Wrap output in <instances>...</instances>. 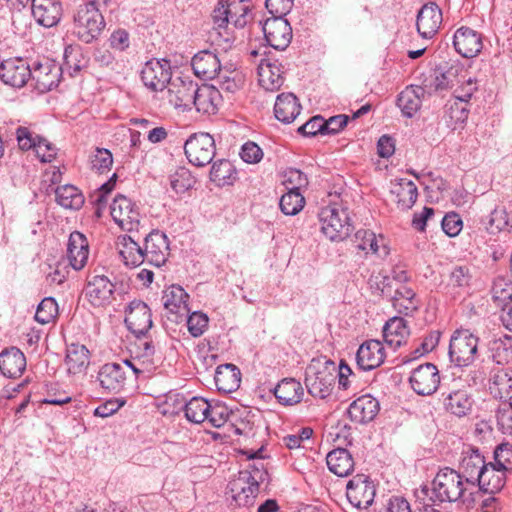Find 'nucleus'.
I'll return each instance as SVG.
<instances>
[{"label":"nucleus","mask_w":512,"mask_h":512,"mask_svg":"<svg viewBox=\"0 0 512 512\" xmlns=\"http://www.w3.org/2000/svg\"><path fill=\"white\" fill-rule=\"evenodd\" d=\"M442 23V12L434 2L424 4L419 10L416 26L419 34L426 39H431L440 28Z\"/></svg>","instance_id":"5701e85b"},{"label":"nucleus","mask_w":512,"mask_h":512,"mask_svg":"<svg viewBox=\"0 0 512 512\" xmlns=\"http://www.w3.org/2000/svg\"><path fill=\"white\" fill-rule=\"evenodd\" d=\"M485 464L483 456L477 449L468 447L463 450L459 471L457 472L460 473L466 485L471 487L474 492L477 489L478 475L484 469Z\"/></svg>","instance_id":"a211bd4d"},{"label":"nucleus","mask_w":512,"mask_h":512,"mask_svg":"<svg viewBox=\"0 0 512 512\" xmlns=\"http://www.w3.org/2000/svg\"><path fill=\"white\" fill-rule=\"evenodd\" d=\"M229 12L234 25L243 28L251 20L250 0H228Z\"/></svg>","instance_id":"bf43d9fd"},{"label":"nucleus","mask_w":512,"mask_h":512,"mask_svg":"<svg viewBox=\"0 0 512 512\" xmlns=\"http://www.w3.org/2000/svg\"><path fill=\"white\" fill-rule=\"evenodd\" d=\"M191 65L195 75L201 79L211 80L220 76L221 62L212 51L203 50L195 54Z\"/></svg>","instance_id":"7c9ffc66"},{"label":"nucleus","mask_w":512,"mask_h":512,"mask_svg":"<svg viewBox=\"0 0 512 512\" xmlns=\"http://www.w3.org/2000/svg\"><path fill=\"white\" fill-rule=\"evenodd\" d=\"M90 163L93 171L100 174L108 172L113 164L112 153L105 148H96Z\"/></svg>","instance_id":"338daca9"},{"label":"nucleus","mask_w":512,"mask_h":512,"mask_svg":"<svg viewBox=\"0 0 512 512\" xmlns=\"http://www.w3.org/2000/svg\"><path fill=\"white\" fill-rule=\"evenodd\" d=\"M237 179L234 165L226 159H220L212 164L210 180L218 187L232 185Z\"/></svg>","instance_id":"09e8293b"},{"label":"nucleus","mask_w":512,"mask_h":512,"mask_svg":"<svg viewBox=\"0 0 512 512\" xmlns=\"http://www.w3.org/2000/svg\"><path fill=\"white\" fill-rule=\"evenodd\" d=\"M262 25L266 45H258V56L266 54L267 46L275 50H284L292 39V28L283 16L272 15Z\"/></svg>","instance_id":"0eeeda50"},{"label":"nucleus","mask_w":512,"mask_h":512,"mask_svg":"<svg viewBox=\"0 0 512 512\" xmlns=\"http://www.w3.org/2000/svg\"><path fill=\"white\" fill-rule=\"evenodd\" d=\"M390 299L394 309L406 316L412 315L421 305L415 291L408 285L395 287Z\"/></svg>","instance_id":"c9c22d12"},{"label":"nucleus","mask_w":512,"mask_h":512,"mask_svg":"<svg viewBox=\"0 0 512 512\" xmlns=\"http://www.w3.org/2000/svg\"><path fill=\"white\" fill-rule=\"evenodd\" d=\"M270 393L283 406H293L301 402L304 396V389L299 381L294 378L281 380ZM271 396V394H269Z\"/></svg>","instance_id":"f704fd0d"},{"label":"nucleus","mask_w":512,"mask_h":512,"mask_svg":"<svg viewBox=\"0 0 512 512\" xmlns=\"http://www.w3.org/2000/svg\"><path fill=\"white\" fill-rule=\"evenodd\" d=\"M305 205V198L299 191H287L279 200V207L283 214L294 216L298 214Z\"/></svg>","instance_id":"052dcab7"},{"label":"nucleus","mask_w":512,"mask_h":512,"mask_svg":"<svg viewBox=\"0 0 512 512\" xmlns=\"http://www.w3.org/2000/svg\"><path fill=\"white\" fill-rule=\"evenodd\" d=\"M474 491L466 485V482L456 470L451 468L441 469L434 477L431 488L424 486L417 493L419 500L429 498L433 503L468 501Z\"/></svg>","instance_id":"f257e3e1"},{"label":"nucleus","mask_w":512,"mask_h":512,"mask_svg":"<svg viewBox=\"0 0 512 512\" xmlns=\"http://www.w3.org/2000/svg\"><path fill=\"white\" fill-rule=\"evenodd\" d=\"M64 65L70 75H74L87 66L88 60L79 45H68L64 49Z\"/></svg>","instance_id":"6e6d98bb"},{"label":"nucleus","mask_w":512,"mask_h":512,"mask_svg":"<svg viewBox=\"0 0 512 512\" xmlns=\"http://www.w3.org/2000/svg\"><path fill=\"white\" fill-rule=\"evenodd\" d=\"M496 419L499 429L512 436V401L501 402L496 410Z\"/></svg>","instance_id":"774afa93"},{"label":"nucleus","mask_w":512,"mask_h":512,"mask_svg":"<svg viewBox=\"0 0 512 512\" xmlns=\"http://www.w3.org/2000/svg\"><path fill=\"white\" fill-rule=\"evenodd\" d=\"M282 183L288 191H299L308 185L307 176L298 169L288 168L282 174Z\"/></svg>","instance_id":"69168bd1"},{"label":"nucleus","mask_w":512,"mask_h":512,"mask_svg":"<svg viewBox=\"0 0 512 512\" xmlns=\"http://www.w3.org/2000/svg\"><path fill=\"white\" fill-rule=\"evenodd\" d=\"M376 489L367 475L357 474L346 485V496L351 505L359 509L368 508L374 501Z\"/></svg>","instance_id":"9b49d317"},{"label":"nucleus","mask_w":512,"mask_h":512,"mask_svg":"<svg viewBox=\"0 0 512 512\" xmlns=\"http://www.w3.org/2000/svg\"><path fill=\"white\" fill-rule=\"evenodd\" d=\"M96 381L107 393L120 392L126 382V373L123 365L119 363L104 364L98 371Z\"/></svg>","instance_id":"a878e982"},{"label":"nucleus","mask_w":512,"mask_h":512,"mask_svg":"<svg viewBox=\"0 0 512 512\" xmlns=\"http://www.w3.org/2000/svg\"><path fill=\"white\" fill-rule=\"evenodd\" d=\"M453 45L462 57L473 58L483 48L482 35L469 27H460L454 33Z\"/></svg>","instance_id":"6ab92c4d"},{"label":"nucleus","mask_w":512,"mask_h":512,"mask_svg":"<svg viewBox=\"0 0 512 512\" xmlns=\"http://www.w3.org/2000/svg\"><path fill=\"white\" fill-rule=\"evenodd\" d=\"M146 262L160 267L164 265L170 254L169 240L165 233L153 230L144 239Z\"/></svg>","instance_id":"dca6fc26"},{"label":"nucleus","mask_w":512,"mask_h":512,"mask_svg":"<svg viewBox=\"0 0 512 512\" xmlns=\"http://www.w3.org/2000/svg\"><path fill=\"white\" fill-rule=\"evenodd\" d=\"M30 82L40 93H45L57 87L61 76L62 67L53 59L41 57L30 62Z\"/></svg>","instance_id":"39448f33"},{"label":"nucleus","mask_w":512,"mask_h":512,"mask_svg":"<svg viewBox=\"0 0 512 512\" xmlns=\"http://www.w3.org/2000/svg\"><path fill=\"white\" fill-rule=\"evenodd\" d=\"M221 102L220 91L213 85L203 84L198 86L193 106L200 113L212 115L218 111Z\"/></svg>","instance_id":"e433bc0d"},{"label":"nucleus","mask_w":512,"mask_h":512,"mask_svg":"<svg viewBox=\"0 0 512 512\" xmlns=\"http://www.w3.org/2000/svg\"><path fill=\"white\" fill-rule=\"evenodd\" d=\"M110 214L121 229L129 232L138 229L140 223L139 208L126 196L118 195L114 198L110 206Z\"/></svg>","instance_id":"1a4fd4ad"},{"label":"nucleus","mask_w":512,"mask_h":512,"mask_svg":"<svg viewBox=\"0 0 512 512\" xmlns=\"http://www.w3.org/2000/svg\"><path fill=\"white\" fill-rule=\"evenodd\" d=\"M171 77L170 61L166 59L149 60L141 69V80L145 87L151 91L164 90L169 84Z\"/></svg>","instance_id":"9d476101"},{"label":"nucleus","mask_w":512,"mask_h":512,"mask_svg":"<svg viewBox=\"0 0 512 512\" xmlns=\"http://www.w3.org/2000/svg\"><path fill=\"white\" fill-rule=\"evenodd\" d=\"M168 179L171 189L178 195L192 189L197 182L196 177L184 166H179L171 171Z\"/></svg>","instance_id":"603ef678"},{"label":"nucleus","mask_w":512,"mask_h":512,"mask_svg":"<svg viewBox=\"0 0 512 512\" xmlns=\"http://www.w3.org/2000/svg\"><path fill=\"white\" fill-rule=\"evenodd\" d=\"M505 484V470L497 464H485L477 479V487L484 491L495 492Z\"/></svg>","instance_id":"c03bdc74"},{"label":"nucleus","mask_w":512,"mask_h":512,"mask_svg":"<svg viewBox=\"0 0 512 512\" xmlns=\"http://www.w3.org/2000/svg\"><path fill=\"white\" fill-rule=\"evenodd\" d=\"M424 88L411 87L402 91L397 99V105L404 115L412 117L421 106V96L424 95Z\"/></svg>","instance_id":"3c124183"},{"label":"nucleus","mask_w":512,"mask_h":512,"mask_svg":"<svg viewBox=\"0 0 512 512\" xmlns=\"http://www.w3.org/2000/svg\"><path fill=\"white\" fill-rule=\"evenodd\" d=\"M210 403L203 397H192L185 406L186 419L195 424H201L207 419Z\"/></svg>","instance_id":"5fc2aeb1"},{"label":"nucleus","mask_w":512,"mask_h":512,"mask_svg":"<svg viewBox=\"0 0 512 512\" xmlns=\"http://www.w3.org/2000/svg\"><path fill=\"white\" fill-rule=\"evenodd\" d=\"M370 110L371 105L365 104L357 111H355L351 116L346 114H339L325 119L321 115H315L302 123L298 128H331V126H334L335 128H345L350 120L353 121L369 113Z\"/></svg>","instance_id":"c756f323"},{"label":"nucleus","mask_w":512,"mask_h":512,"mask_svg":"<svg viewBox=\"0 0 512 512\" xmlns=\"http://www.w3.org/2000/svg\"><path fill=\"white\" fill-rule=\"evenodd\" d=\"M186 404L187 400L183 394L170 391L160 403L159 409L163 415H178L181 411L185 412Z\"/></svg>","instance_id":"680f3d73"},{"label":"nucleus","mask_w":512,"mask_h":512,"mask_svg":"<svg viewBox=\"0 0 512 512\" xmlns=\"http://www.w3.org/2000/svg\"><path fill=\"white\" fill-rule=\"evenodd\" d=\"M55 198L59 205L66 209H79L84 203V197L77 187L63 185L55 190Z\"/></svg>","instance_id":"864d4df0"},{"label":"nucleus","mask_w":512,"mask_h":512,"mask_svg":"<svg viewBox=\"0 0 512 512\" xmlns=\"http://www.w3.org/2000/svg\"><path fill=\"white\" fill-rule=\"evenodd\" d=\"M410 334L407 322L402 317L390 318L383 327V337L387 345L397 349L404 344Z\"/></svg>","instance_id":"4c0bfd02"},{"label":"nucleus","mask_w":512,"mask_h":512,"mask_svg":"<svg viewBox=\"0 0 512 512\" xmlns=\"http://www.w3.org/2000/svg\"><path fill=\"white\" fill-rule=\"evenodd\" d=\"M18 146L21 150L34 149L42 162H51L56 156L55 148L32 130H16Z\"/></svg>","instance_id":"b1692460"},{"label":"nucleus","mask_w":512,"mask_h":512,"mask_svg":"<svg viewBox=\"0 0 512 512\" xmlns=\"http://www.w3.org/2000/svg\"><path fill=\"white\" fill-rule=\"evenodd\" d=\"M30 77V62L26 59L9 58L5 59V64H1L0 80L7 86L22 88L29 82Z\"/></svg>","instance_id":"ddd939ff"},{"label":"nucleus","mask_w":512,"mask_h":512,"mask_svg":"<svg viewBox=\"0 0 512 512\" xmlns=\"http://www.w3.org/2000/svg\"><path fill=\"white\" fill-rule=\"evenodd\" d=\"M218 391L231 393L236 391L241 382V373L234 364H223L216 368L214 376Z\"/></svg>","instance_id":"ea45409f"},{"label":"nucleus","mask_w":512,"mask_h":512,"mask_svg":"<svg viewBox=\"0 0 512 512\" xmlns=\"http://www.w3.org/2000/svg\"><path fill=\"white\" fill-rule=\"evenodd\" d=\"M326 462L329 470L339 477L348 476L354 469L352 455L344 448H337L329 452Z\"/></svg>","instance_id":"49530a36"},{"label":"nucleus","mask_w":512,"mask_h":512,"mask_svg":"<svg viewBox=\"0 0 512 512\" xmlns=\"http://www.w3.org/2000/svg\"><path fill=\"white\" fill-rule=\"evenodd\" d=\"M442 402L447 412L457 417H464L471 412L474 400L468 390L462 388L443 392Z\"/></svg>","instance_id":"bb28decb"},{"label":"nucleus","mask_w":512,"mask_h":512,"mask_svg":"<svg viewBox=\"0 0 512 512\" xmlns=\"http://www.w3.org/2000/svg\"><path fill=\"white\" fill-rule=\"evenodd\" d=\"M409 382L418 395H431L440 384L439 370L432 363L419 365L411 372Z\"/></svg>","instance_id":"4468645a"},{"label":"nucleus","mask_w":512,"mask_h":512,"mask_svg":"<svg viewBox=\"0 0 512 512\" xmlns=\"http://www.w3.org/2000/svg\"><path fill=\"white\" fill-rule=\"evenodd\" d=\"M276 462L269 453L266 452L264 446L258 448V488L261 484L269 485L272 479V473L276 468Z\"/></svg>","instance_id":"4d7b16f0"},{"label":"nucleus","mask_w":512,"mask_h":512,"mask_svg":"<svg viewBox=\"0 0 512 512\" xmlns=\"http://www.w3.org/2000/svg\"><path fill=\"white\" fill-rule=\"evenodd\" d=\"M175 89H169L171 94L170 102L178 109H191L195 102L198 85L193 81H180L179 85L172 84Z\"/></svg>","instance_id":"79ce46f5"},{"label":"nucleus","mask_w":512,"mask_h":512,"mask_svg":"<svg viewBox=\"0 0 512 512\" xmlns=\"http://www.w3.org/2000/svg\"><path fill=\"white\" fill-rule=\"evenodd\" d=\"M89 257V243L86 236L74 231L70 234L67 245V258L70 266L79 271L85 267Z\"/></svg>","instance_id":"c85d7f7f"},{"label":"nucleus","mask_w":512,"mask_h":512,"mask_svg":"<svg viewBox=\"0 0 512 512\" xmlns=\"http://www.w3.org/2000/svg\"><path fill=\"white\" fill-rule=\"evenodd\" d=\"M26 369V357L17 347H9L0 353V371L7 378L20 377Z\"/></svg>","instance_id":"72a5a7b5"},{"label":"nucleus","mask_w":512,"mask_h":512,"mask_svg":"<svg viewBox=\"0 0 512 512\" xmlns=\"http://www.w3.org/2000/svg\"><path fill=\"white\" fill-rule=\"evenodd\" d=\"M319 222L322 233L330 241H342L352 231L348 209L341 204L333 203L323 207L319 213Z\"/></svg>","instance_id":"7ed1b4c3"},{"label":"nucleus","mask_w":512,"mask_h":512,"mask_svg":"<svg viewBox=\"0 0 512 512\" xmlns=\"http://www.w3.org/2000/svg\"><path fill=\"white\" fill-rule=\"evenodd\" d=\"M328 363L313 360L306 368L305 384L313 397L325 399L331 394L336 376L332 371L334 368L327 366Z\"/></svg>","instance_id":"423d86ee"},{"label":"nucleus","mask_w":512,"mask_h":512,"mask_svg":"<svg viewBox=\"0 0 512 512\" xmlns=\"http://www.w3.org/2000/svg\"><path fill=\"white\" fill-rule=\"evenodd\" d=\"M117 249L123 263L128 267H138L146 262L144 245L141 246L129 235L117 238Z\"/></svg>","instance_id":"2f4dec72"},{"label":"nucleus","mask_w":512,"mask_h":512,"mask_svg":"<svg viewBox=\"0 0 512 512\" xmlns=\"http://www.w3.org/2000/svg\"><path fill=\"white\" fill-rule=\"evenodd\" d=\"M89 364V350L84 345L71 344L67 347L65 365L70 375L84 374Z\"/></svg>","instance_id":"58836bf2"},{"label":"nucleus","mask_w":512,"mask_h":512,"mask_svg":"<svg viewBox=\"0 0 512 512\" xmlns=\"http://www.w3.org/2000/svg\"><path fill=\"white\" fill-rule=\"evenodd\" d=\"M58 315V305L54 298L46 297L38 305L35 320L40 324L52 322Z\"/></svg>","instance_id":"e2e57ef3"},{"label":"nucleus","mask_w":512,"mask_h":512,"mask_svg":"<svg viewBox=\"0 0 512 512\" xmlns=\"http://www.w3.org/2000/svg\"><path fill=\"white\" fill-rule=\"evenodd\" d=\"M369 285L374 293L383 297H390L395 288L391 277L382 271L371 275Z\"/></svg>","instance_id":"0e129e2a"},{"label":"nucleus","mask_w":512,"mask_h":512,"mask_svg":"<svg viewBox=\"0 0 512 512\" xmlns=\"http://www.w3.org/2000/svg\"><path fill=\"white\" fill-rule=\"evenodd\" d=\"M378 412L379 402L371 395H363L357 398L348 408V415L351 421L359 424L372 421Z\"/></svg>","instance_id":"473e14b6"},{"label":"nucleus","mask_w":512,"mask_h":512,"mask_svg":"<svg viewBox=\"0 0 512 512\" xmlns=\"http://www.w3.org/2000/svg\"><path fill=\"white\" fill-rule=\"evenodd\" d=\"M184 151L189 162L197 167H204L213 160L216 148L215 140L207 132L194 133L186 140Z\"/></svg>","instance_id":"6e6552de"},{"label":"nucleus","mask_w":512,"mask_h":512,"mask_svg":"<svg viewBox=\"0 0 512 512\" xmlns=\"http://www.w3.org/2000/svg\"><path fill=\"white\" fill-rule=\"evenodd\" d=\"M391 194L395 196L399 209L408 210L415 204L418 190L413 181L397 179L392 182Z\"/></svg>","instance_id":"37998d69"},{"label":"nucleus","mask_w":512,"mask_h":512,"mask_svg":"<svg viewBox=\"0 0 512 512\" xmlns=\"http://www.w3.org/2000/svg\"><path fill=\"white\" fill-rule=\"evenodd\" d=\"M300 104L292 93L277 96L274 105L275 117L284 124H289L299 115Z\"/></svg>","instance_id":"a18cd8bd"},{"label":"nucleus","mask_w":512,"mask_h":512,"mask_svg":"<svg viewBox=\"0 0 512 512\" xmlns=\"http://www.w3.org/2000/svg\"><path fill=\"white\" fill-rule=\"evenodd\" d=\"M114 284L104 275L92 276L86 286L85 295L95 307L109 304L113 298Z\"/></svg>","instance_id":"4be33fe9"},{"label":"nucleus","mask_w":512,"mask_h":512,"mask_svg":"<svg viewBox=\"0 0 512 512\" xmlns=\"http://www.w3.org/2000/svg\"><path fill=\"white\" fill-rule=\"evenodd\" d=\"M63 14L60 0H32V15L35 21L45 27L56 26Z\"/></svg>","instance_id":"412c9836"},{"label":"nucleus","mask_w":512,"mask_h":512,"mask_svg":"<svg viewBox=\"0 0 512 512\" xmlns=\"http://www.w3.org/2000/svg\"><path fill=\"white\" fill-rule=\"evenodd\" d=\"M105 20L94 2H86L76 9L73 16L72 33L82 42L91 43L96 40L105 28Z\"/></svg>","instance_id":"f03ea898"},{"label":"nucleus","mask_w":512,"mask_h":512,"mask_svg":"<svg viewBox=\"0 0 512 512\" xmlns=\"http://www.w3.org/2000/svg\"><path fill=\"white\" fill-rule=\"evenodd\" d=\"M283 84V78L277 65L267 59H261L258 63V85L265 91H276Z\"/></svg>","instance_id":"de8ad7c7"},{"label":"nucleus","mask_w":512,"mask_h":512,"mask_svg":"<svg viewBox=\"0 0 512 512\" xmlns=\"http://www.w3.org/2000/svg\"><path fill=\"white\" fill-rule=\"evenodd\" d=\"M479 338L468 329H457L451 336L449 357L458 367L472 364L478 352Z\"/></svg>","instance_id":"20e7f679"},{"label":"nucleus","mask_w":512,"mask_h":512,"mask_svg":"<svg viewBox=\"0 0 512 512\" xmlns=\"http://www.w3.org/2000/svg\"><path fill=\"white\" fill-rule=\"evenodd\" d=\"M189 295L179 285L167 287L162 294V303L167 311L168 319L174 322L183 321L190 313L188 306Z\"/></svg>","instance_id":"f8f14e48"},{"label":"nucleus","mask_w":512,"mask_h":512,"mask_svg":"<svg viewBox=\"0 0 512 512\" xmlns=\"http://www.w3.org/2000/svg\"><path fill=\"white\" fill-rule=\"evenodd\" d=\"M256 481L251 471H240L228 484V494L238 506H252L255 502Z\"/></svg>","instance_id":"2eb2a0df"},{"label":"nucleus","mask_w":512,"mask_h":512,"mask_svg":"<svg viewBox=\"0 0 512 512\" xmlns=\"http://www.w3.org/2000/svg\"><path fill=\"white\" fill-rule=\"evenodd\" d=\"M488 388L490 394L501 402L512 401V367L493 369Z\"/></svg>","instance_id":"cd10ccee"},{"label":"nucleus","mask_w":512,"mask_h":512,"mask_svg":"<svg viewBox=\"0 0 512 512\" xmlns=\"http://www.w3.org/2000/svg\"><path fill=\"white\" fill-rule=\"evenodd\" d=\"M138 349L140 351L135 352L132 371L137 378L148 377L160 366L161 357L155 355V348L149 341L140 342Z\"/></svg>","instance_id":"aec40b11"},{"label":"nucleus","mask_w":512,"mask_h":512,"mask_svg":"<svg viewBox=\"0 0 512 512\" xmlns=\"http://www.w3.org/2000/svg\"><path fill=\"white\" fill-rule=\"evenodd\" d=\"M125 324L136 336L145 335L152 327L148 305L140 300L132 301L126 309Z\"/></svg>","instance_id":"f3484780"},{"label":"nucleus","mask_w":512,"mask_h":512,"mask_svg":"<svg viewBox=\"0 0 512 512\" xmlns=\"http://www.w3.org/2000/svg\"><path fill=\"white\" fill-rule=\"evenodd\" d=\"M354 243L357 249L365 252L371 251L382 257L388 254L385 238L382 235L377 236L370 230H358L354 236Z\"/></svg>","instance_id":"a19ab883"},{"label":"nucleus","mask_w":512,"mask_h":512,"mask_svg":"<svg viewBox=\"0 0 512 512\" xmlns=\"http://www.w3.org/2000/svg\"><path fill=\"white\" fill-rule=\"evenodd\" d=\"M384 346L379 340H367L360 345L356 353V362L360 369L369 371L379 367L385 360Z\"/></svg>","instance_id":"393cba45"},{"label":"nucleus","mask_w":512,"mask_h":512,"mask_svg":"<svg viewBox=\"0 0 512 512\" xmlns=\"http://www.w3.org/2000/svg\"><path fill=\"white\" fill-rule=\"evenodd\" d=\"M473 90L475 88H470L466 93L457 95L455 100L449 105L447 113L453 124H462L467 119L468 110L466 102L471 98Z\"/></svg>","instance_id":"13d9d810"},{"label":"nucleus","mask_w":512,"mask_h":512,"mask_svg":"<svg viewBox=\"0 0 512 512\" xmlns=\"http://www.w3.org/2000/svg\"><path fill=\"white\" fill-rule=\"evenodd\" d=\"M489 352L492 360L498 365L512 361V337L503 335L489 342Z\"/></svg>","instance_id":"8fccbe9b"}]
</instances>
